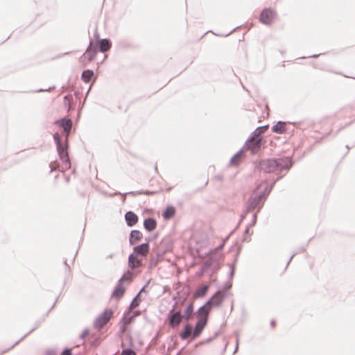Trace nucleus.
I'll return each instance as SVG.
<instances>
[{
  "mask_svg": "<svg viewBox=\"0 0 355 355\" xmlns=\"http://www.w3.org/2000/svg\"><path fill=\"white\" fill-rule=\"evenodd\" d=\"M53 141L56 145V150L61 160L62 165L58 160L51 162L49 164L50 172L53 171H65L71 168V160L69 155V144L68 139L66 137L64 139L58 132H55L53 135Z\"/></svg>",
  "mask_w": 355,
  "mask_h": 355,
  "instance_id": "obj_1",
  "label": "nucleus"
},
{
  "mask_svg": "<svg viewBox=\"0 0 355 355\" xmlns=\"http://www.w3.org/2000/svg\"><path fill=\"white\" fill-rule=\"evenodd\" d=\"M294 162L291 157L284 156L279 158H268L254 162L255 168L264 173L277 172L279 168H286L289 171Z\"/></svg>",
  "mask_w": 355,
  "mask_h": 355,
  "instance_id": "obj_2",
  "label": "nucleus"
},
{
  "mask_svg": "<svg viewBox=\"0 0 355 355\" xmlns=\"http://www.w3.org/2000/svg\"><path fill=\"white\" fill-rule=\"evenodd\" d=\"M268 190L267 188L266 189H261L260 185L257 184L245 203L246 212L259 213L269 196Z\"/></svg>",
  "mask_w": 355,
  "mask_h": 355,
  "instance_id": "obj_3",
  "label": "nucleus"
},
{
  "mask_svg": "<svg viewBox=\"0 0 355 355\" xmlns=\"http://www.w3.org/2000/svg\"><path fill=\"white\" fill-rule=\"evenodd\" d=\"M215 260L216 261H211L210 259H206L200 267L198 271H197L196 274V277L202 278L205 274H208L209 276L210 283L212 284L216 282L217 279L214 277V275L218 272L220 268L218 264V261H217V258Z\"/></svg>",
  "mask_w": 355,
  "mask_h": 355,
  "instance_id": "obj_4",
  "label": "nucleus"
},
{
  "mask_svg": "<svg viewBox=\"0 0 355 355\" xmlns=\"http://www.w3.org/2000/svg\"><path fill=\"white\" fill-rule=\"evenodd\" d=\"M266 143V140L263 137L253 139L248 143L247 139L243 148L245 150L250 151L252 155H257L265 148Z\"/></svg>",
  "mask_w": 355,
  "mask_h": 355,
  "instance_id": "obj_5",
  "label": "nucleus"
},
{
  "mask_svg": "<svg viewBox=\"0 0 355 355\" xmlns=\"http://www.w3.org/2000/svg\"><path fill=\"white\" fill-rule=\"evenodd\" d=\"M173 245V243L171 239L164 238L159 244H155L153 252L163 259L164 255L172 250Z\"/></svg>",
  "mask_w": 355,
  "mask_h": 355,
  "instance_id": "obj_6",
  "label": "nucleus"
},
{
  "mask_svg": "<svg viewBox=\"0 0 355 355\" xmlns=\"http://www.w3.org/2000/svg\"><path fill=\"white\" fill-rule=\"evenodd\" d=\"M113 314L114 311L112 309H105L94 320V328L99 329H101L103 326L106 325L109 322Z\"/></svg>",
  "mask_w": 355,
  "mask_h": 355,
  "instance_id": "obj_7",
  "label": "nucleus"
},
{
  "mask_svg": "<svg viewBox=\"0 0 355 355\" xmlns=\"http://www.w3.org/2000/svg\"><path fill=\"white\" fill-rule=\"evenodd\" d=\"M227 238H226L222 243L218 245L217 247L214 248L213 250H210L208 252L205 253V256L207 257V259H210L211 261H216L215 259L217 258V261H218V264L220 266V268H221L222 264L221 261L224 259V254L221 252V250L223 248L224 243L227 240Z\"/></svg>",
  "mask_w": 355,
  "mask_h": 355,
  "instance_id": "obj_8",
  "label": "nucleus"
},
{
  "mask_svg": "<svg viewBox=\"0 0 355 355\" xmlns=\"http://www.w3.org/2000/svg\"><path fill=\"white\" fill-rule=\"evenodd\" d=\"M207 322H208V316L207 315H205V317L204 318H201L196 321L193 332L189 334L190 341H193V340H196L201 335L203 330L207 325Z\"/></svg>",
  "mask_w": 355,
  "mask_h": 355,
  "instance_id": "obj_9",
  "label": "nucleus"
},
{
  "mask_svg": "<svg viewBox=\"0 0 355 355\" xmlns=\"http://www.w3.org/2000/svg\"><path fill=\"white\" fill-rule=\"evenodd\" d=\"M277 17V12L271 8H263L259 15V21L265 25L272 24L274 19Z\"/></svg>",
  "mask_w": 355,
  "mask_h": 355,
  "instance_id": "obj_10",
  "label": "nucleus"
},
{
  "mask_svg": "<svg viewBox=\"0 0 355 355\" xmlns=\"http://www.w3.org/2000/svg\"><path fill=\"white\" fill-rule=\"evenodd\" d=\"M183 318L182 314L180 311H174V307L171 309L167 315L170 324L173 328H178Z\"/></svg>",
  "mask_w": 355,
  "mask_h": 355,
  "instance_id": "obj_11",
  "label": "nucleus"
},
{
  "mask_svg": "<svg viewBox=\"0 0 355 355\" xmlns=\"http://www.w3.org/2000/svg\"><path fill=\"white\" fill-rule=\"evenodd\" d=\"M237 245L236 252L234 254V261L232 263H228V266L230 267V270L228 272V279H233L234 275L235 274L236 271V265L238 261V258L239 256V254L241 251L242 246L241 245H239L238 243H236L235 244Z\"/></svg>",
  "mask_w": 355,
  "mask_h": 355,
  "instance_id": "obj_12",
  "label": "nucleus"
},
{
  "mask_svg": "<svg viewBox=\"0 0 355 355\" xmlns=\"http://www.w3.org/2000/svg\"><path fill=\"white\" fill-rule=\"evenodd\" d=\"M98 51L99 50L98 49V44H94L92 45V40H90L89 44L88 45L85 52L80 57V59H82L83 57L87 54L88 61L92 62L96 58Z\"/></svg>",
  "mask_w": 355,
  "mask_h": 355,
  "instance_id": "obj_13",
  "label": "nucleus"
},
{
  "mask_svg": "<svg viewBox=\"0 0 355 355\" xmlns=\"http://www.w3.org/2000/svg\"><path fill=\"white\" fill-rule=\"evenodd\" d=\"M149 250L150 244H148L147 243H142L133 247V252L132 254L137 257H145L148 253Z\"/></svg>",
  "mask_w": 355,
  "mask_h": 355,
  "instance_id": "obj_14",
  "label": "nucleus"
},
{
  "mask_svg": "<svg viewBox=\"0 0 355 355\" xmlns=\"http://www.w3.org/2000/svg\"><path fill=\"white\" fill-rule=\"evenodd\" d=\"M288 124H290V122L279 121L272 126L271 131L279 135L284 134L288 131Z\"/></svg>",
  "mask_w": 355,
  "mask_h": 355,
  "instance_id": "obj_15",
  "label": "nucleus"
},
{
  "mask_svg": "<svg viewBox=\"0 0 355 355\" xmlns=\"http://www.w3.org/2000/svg\"><path fill=\"white\" fill-rule=\"evenodd\" d=\"M54 124L63 129L67 132L69 130L72 126V120L68 117H62L54 121Z\"/></svg>",
  "mask_w": 355,
  "mask_h": 355,
  "instance_id": "obj_16",
  "label": "nucleus"
},
{
  "mask_svg": "<svg viewBox=\"0 0 355 355\" xmlns=\"http://www.w3.org/2000/svg\"><path fill=\"white\" fill-rule=\"evenodd\" d=\"M278 181H276V178H265L263 179L259 183L257 184V185H260V188L261 189H266V188L268 190V195L271 193L272 190L273 189L275 185Z\"/></svg>",
  "mask_w": 355,
  "mask_h": 355,
  "instance_id": "obj_17",
  "label": "nucleus"
},
{
  "mask_svg": "<svg viewBox=\"0 0 355 355\" xmlns=\"http://www.w3.org/2000/svg\"><path fill=\"white\" fill-rule=\"evenodd\" d=\"M128 267L132 270L142 267L144 266L141 259L137 258L135 254H130L128 258Z\"/></svg>",
  "mask_w": 355,
  "mask_h": 355,
  "instance_id": "obj_18",
  "label": "nucleus"
},
{
  "mask_svg": "<svg viewBox=\"0 0 355 355\" xmlns=\"http://www.w3.org/2000/svg\"><path fill=\"white\" fill-rule=\"evenodd\" d=\"M211 302H213V296L209 298V300L201 306L198 308L196 314L200 317L202 315L208 314L213 309V306L211 305Z\"/></svg>",
  "mask_w": 355,
  "mask_h": 355,
  "instance_id": "obj_19",
  "label": "nucleus"
},
{
  "mask_svg": "<svg viewBox=\"0 0 355 355\" xmlns=\"http://www.w3.org/2000/svg\"><path fill=\"white\" fill-rule=\"evenodd\" d=\"M228 293L226 291H218L215 293L214 296H216V299H213V302H211V305L213 307H218L221 306L225 299L227 297Z\"/></svg>",
  "mask_w": 355,
  "mask_h": 355,
  "instance_id": "obj_20",
  "label": "nucleus"
},
{
  "mask_svg": "<svg viewBox=\"0 0 355 355\" xmlns=\"http://www.w3.org/2000/svg\"><path fill=\"white\" fill-rule=\"evenodd\" d=\"M125 220L128 227L135 226L139 220L138 216L132 211H128L125 214Z\"/></svg>",
  "mask_w": 355,
  "mask_h": 355,
  "instance_id": "obj_21",
  "label": "nucleus"
},
{
  "mask_svg": "<svg viewBox=\"0 0 355 355\" xmlns=\"http://www.w3.org/2000/svg\"><path fill=\"white\" fill-rule=\"evenodd\" d=\"M119 284H116L112 292L111 297L115 300H121L125 294V288L124 286L120 285Z\"/></svg>",
  "mask_w": 355,
  "mask_h": 355,
  "instance_id": "obj_22",
  "label": "nucleus"
},
{
  "mask_svg": "<svg viewBox=\"0 0 355 355\" xmlns=\"http://www.w3.org/2000/svg\"><path fill=\"white\" fill-rule=\"evenodd\" d=\"M143 225L148 232H151L157 228V223L155 218L148 216L144 218Z\"/></svg>",
  "mask_w": 355,
  "mask_h": 355,
  "instance_id": "obj_23",
  "label": "nucleus"
},
{
  "mask_svg": "<svg viewBox=\"0 0 355 355\" xmlns=\"http://www.w3.org/2000/svg\"><path fill=\"white\" fill-rule=\"evenodd\" d=\"M269 128V124H266L264 125H261L257 127L253 132L250 133L248 138V143L250 142L253 139L262 137L261 135L264 133Z\"/></svg>",
  "mask_w": 355,
  "mask_h": 355,
  "instance_id": "obj_24",
  "label": "nucleus"
},
{
  "mask_svg": "<svg viewBox=\"0 0 355 355\" xmlns=\"http://www.w3.org/2000/svg\"><path fill=\"white\" fill-rule=\"evenodd\" d=\"M176 214V209L173 205H168L162 211V217L165 220H169L174 218Z\"/></svg>",
  "mask_w": 355,
  "mask_h": 355,
  "instance_id": "obj_25",
  "label": "nucleus"
},
{
  "mask_svg": "<svg viewBox=\"0 0 355 355\" xmlns=\"http://www.w3.org/2000/svg\"><path fill=\"white\" fill-rule=\"evenodd\" d=\"M98 49L100 52H107L112 47V42L109 38H103L100 40L98 43Z\"/></svg>",
  "mask_w": 355,
  "mask_h": 355,
  "instance_id": "obj_26",
  "label": "nucleus"
},
{
  "mask_svg": "<svg viewBox=\"0 0 355 355\" xmlns=\"http://www.w3.org/2000/svg\"><path fill=\"white\" fill-rule=\"evenodd\" d=\"M143 238L142 233L138 230H132L129 234V243L134 245L140 241Z\"/></svg>",
  "mask_w": 355,
  "mask_h": 355,
  "instance_id": "obj_27",
  "label": "nucleus"
},
{
  "mask_svg": "<svg viewBox=\"0 0 355 355\" xmlns=\"http://www.w3.org/2000/svg\"><path fill=\"white\" fill-rule=\"evenodd\" d=\"M116 47L121 50H129L133 48V44L128 38H121L119 40L116 44Z\"/></svg>",
  "mask_w": 355,
  "mask_h": 355,
  "instance_id": "obj_28",
  "label": "nucleus"
},
{
  "mask_svg": "<svg viewBox=\"0 0 355 355\" xmlns=\"http://www.w3.org/2000/svg\"><path fill=\"white\" fill-rule=\"evenodd\" d=\"M44 322V318H40L39 320H37V321H35V324H34V327L29 331H28L26 334H24L19 340H18L17 341H16L12 345V347H15V345H17L19 342H21V340H23L26 336H28L30 334H31L32 332H33L35 330H36L40 325L42 322Z\"/></svg>",
  "mask_w": 355,
  "mask_h": 355,
  "instance_id": "obj_29",
  "label": "nucleus"
},
{
  "mask_svg": "<svg viewBox=\"0 0 355 355\" xmlns=\"http://www.w3.org/2000/svg\"><path fill=\"white\" fill-rule=\"evenodd\" d=\"M133 277V272L127 270L119 278L116 284H119L121 282L120 285L123 286L125 282L130 283L132 281Z\"/></svg>",
  "mask_w": 355,
  "mask_h": 355,
  "instance_id": "obj_30",
  "label": "nucleus"
},
{
  "mask_svg": "<svg viewBox=\"0 0 355 355\" xmlns=\"http://www.w3.org/2000/svg\"><path fill=\"white\" fill-rule=\"evenodd\" d=\"M193 329L191 324H185L184 325V329H183L182 331L180 334V337L181 340H185L188 338L190 339L189 334H191L193 332Z\"/></svg>",
  "mask_w": 355,
  "mask_h": 355,
  "instance_id": "obj_31",
  "label": "nucleus"
},
{
  "mask_svg": "<svg viewBox=\"0 0 355 355\" xmlns=\"http://www.w3.org/2000/svg\"><path fill=\"white\" fill-rule=\"evenodd\" d=\"M94 77V72L92 69H85L81 73V80L85 83H89Z\"/></svg>",
  "mask_w": 355,
  "mask_h": 355,
  "instance_id": "obj_32",
  "label": "nucleus"
},
{
  "mask_svg": "<svg viewBox=\"0 0 355 355\" xmlns=\"http://www.w3.org/2000/svg\"><path fill=\"white\" fill-rule=\"evenodd\" d=\"M245 148H241L237 153H236L230 160V165L236 166L239 163V159L243 156Z\"/></svg>",
  "mask_w": 355,
  "mask_h": 355,
  "instance_id": "obj_33",
  "label": "nucleus"
},
{
  "mask_svg": "<svg viewBox=\"0 0 355 355\" xmlns=\"http://www.w3.org/2000/svg\"><path fill=\"white\" fill-rule=\"evenodd\" d=\"M210 284H205L201 286L195 293V297L197 298H203L206 296L209 289Z\"/></svg>",
  "mask_w": 355,
  "mask_h": 355,
  "instance_id": "obj_34",
  "label": "nucleus"
},
{
  "mask_svg": "<svg viewBox=\"0 0 355 355\" xmlns=\"http://www.w3.org/2000/svg\"><path fill=\"white\" fill-rule=\"evenodd\" d=\"M162 259V258L158 257V255L156 254H155V255H151L149 259L148 269L151 270L156 267L158 263L160 262Z\"/></svg>",
  "mask_w": 355,
  "mask_h": 355,
  "instance_id": "obj_35",
  "label": "nucleus"
},
{
  "mask_svg": "<svg viewBox=\"0 0 355 355\" xmlns=\"http://www.w3.org/2000/svg\"><path fill=\"white\" fill-rule=\"evenodd\" d=\"M143 191H128L125 193H121L119 191H116L114 194H111V196H131L132 197H136L139 195H142Z\"/></svg>",
  "mask_w": 355,
  "mask_h": 355,
  "instance_id": "obj_36",
  "label": "nucleus"
},
{
  "mask_svg": "<svg viewBox=\"0 0 355 355\" xmlns=\"http://www.w3.org/2000/svg\"><path fill=\"white\" fill-rule=\"evenodd\" d=\"M70 95H66L64 96V105L67 108V111L73 110L76 107V103L69 99Z\"/></svg>",
  "mask_w": 355,
  "mask_h": 355,
  "instance_id": "obj_37",
  "label": "nucleus"
},
{
  "mask_svg": "<svg viewBox=\"0 0 355 355\" xmlns=\"http://www.w3.org/2000/svg\"><path fill=\"white\" fill-rule=\"evenodd\" d=\"M251 228L249 226H246L241 239L242 242H249L250 241V236L253 234V231L250 230Z\"/></svg>",
  "mask_w": 355,
  "mask_h": 355,
  "instance_id": "obj_38",
  "label": "nucleus"
},
{
  "mask_svg": "<svg viewBox=\"0 0 355 355\" xmlns=\"http://www.w3.org/2000/svg\"><path fill=\"white\" fill-rule=\"evenodd\" d=\"M194 304L193 302H190L184 309V313L182 314L183 318H185L187 320L191 313L193 311Z\"/></svg>",
  "mask_w": 355,
  "mask_h": 355,
  "instance_id": "obj_39",
  "label": "nucleus"
},
{
  "mask_svg": "<svg viewBox=\"0 0 355 355\" xmlns=\"http://www.w3.org/2000/svg\"><path fill=\"white\" fill-rule=\"evenodd\" d=\"M141 301V295L139 293H137V294L135 296V297L130 302L128 309L138 306L139 305Z\"/></svg>",
  "mask_w": 355,
  "mask_h": 355,
  "instance_id": "obj_40",
  "label": "nucleus"
},
{
  "mask_svg": "<svg viewBox=\"0 0 355 355\" xmlns=\"http://www.w3.org/2000/svg\"><path fill=\"white\" fill-rule=\"evenodd\" d=\"M135 314H132L130 312H128L127 311L124 312L123 316V322H125L126 324L129 322H132L135 320Z\"/></svg>",
  "mask_w": 355,
  "mask_h": 355,
  "instance_id": "obj_41",
  "label": "nucleus"
},
{
  "mask_svg": "<svg viewBox=\"0 0 355 355\" xmlns=\"http://www.w3.org/2000/svg\"><path fill=\"white\" fill-rule=\"evenodd\" d=\"M250 212H246V208H245V210L243 211V213L240 216V219L236 225V226L234 227V229H233L229 236H231L232 234H233L236 230L239 227V226L241 225V223L244 220V219L246 218V216L248 214H249Z\"/></svg>",
  "mask_w": 355,
  "mask_h": 355,
  "instance_id": "obj_42",
  "label": "nucleus"
},
{
  "mask_svg": "<svg viewBox=\"0 0 355 355\" xmlns=\"http://www.w3.org/2000/svg\"><path fill=\"white\" fill-rule=\"evenodd\" d=\"M101 337H92L89 338V345L91 348L97 347L101 343Z\"/></svg>",
  "mask_w": 355,
  "mask_h": 355,
  "instance_id": "obj_43",
  "label": "nucleus"
},
{
  "mask_svg": "<svg viewBox=\"0 0 355 355\" xmlns=\"http://www.w3.org/2000/svg\"><path fill=\"white\" fill-rule=\"evenodd\" d=\"M222 334V331H217L214 333L213 336L209 337L206 340L201 341L200 345L208 344L215 340L218 336H219Z\"/></svg>",
  "mask_w": 355,
  "mask_h": 355,
  "instance_id": "obj_44",
  "label": "nucleus"
},
{
  "mask_svg": "<svg viewBox=\"0 0 355 355\" xmlns=\"http://www.w3.org/2000/svg\"><path fill=\"white\" fill-rule=\"evenodd\" d=\"M121 355H136L135 351L130 347H124L122 349Z\"/></svg>",
  "mask_w": 355,
  "mask_h": 355,
  "instance_id": "obj_45",
  "label": "nucleus"
},
{
  "mask_svg": "<svg viewBox=\"0 0 355 355\" xmlns=\"http://www.w3.org/2000/svg\"><path fill=\"white\" fill-rule=\"evenodd\" d=\"M259 212H254L251 222L247 225L250 227H253L256 225L258 218Z\"/></svg>",
  "mask_w": 355,
  "mask_h": 355,
  "instance_id": "obj_46",
  "label": "nucleus"
},
{
  "mask_svg": "<svg viewBox=\"0 0 355 355\" xmlns=\"http://www.w3.org/2000/svg\"><path fill=\"white\" fill-rule=\"evenodd\" d=\"M232 286V279H228V280L224 284L223 286V290L221 291L227 292Z\"/></svg>",
  "mask_w": 355,
  "mask_h": 355,
  "instance_id": "obj_47",
  "label": "nucleus"
},
{
  "mask_svg": "<svg viewBox=\"0 0 355 355\" xmlns=\"http://www.w3.org/2000/svg\"><path fill=\"white\" fill-rule=\"evenodd\" d=\"M158 236H159V233L156 232V233H155L154 234H153L151 236L146 237V239H145L146 242L145 243H147L148 244H149L150 242H152L154 240L157 239L158 238Z\"/></svg>",
  "mask_w": 355,
  "mask_h": 355,
  "instance_id": "obj_48",
  "label": "nucleus"
},
{
  "mask_svg": "<svg viewBox=\"0 0 355 355\" xmlns=\"http://www.w3.org/2000/svg\"><path fill=\"white\" fill-rule=\"evenodd\" d=\"M125 339L128 342V344L130 345V347H132L134 343H133V339L132 338V336L130 333H128L126 335H125Z\"/></svg>",
  "mask_w": 355,
  "mask_h": 355,
  "instance_id": "obj_49",
  "label": "nucleus"
},
{
  "mask_svg": "<svg viewBox=\"0 0 355 355\" xmlns=\"http://www.w3.org/2000/svg\"><path fill=\"white\" fill-rule=\"evenodd\" d=\"M61 355H73L71 349L69 347H65L61 352Z\"/></svg>",
  "mask_w": 355,
  "mask_h": 355,
  "instance_id": "obj_50",
  "label": "nucleus"
},
{
  "mask_svg": "<svg viewBox=\"0 0 355 355\" xmlns=\"http://www.w3.org/2000/svg\"><path fill=\"white\" fill-rule=\"evenodd\" d=\"M277 171V175H283L284 178L289 171H287L286 168H279Z\"/></svg>",
  "mask_w": 355,
  "mask_h": 355,
  "instance_id": "obj_51",
  "label": "nucleus"
},
{
  "mask_svg": "<svg viewBox=\"0 0 355 355\" xmlns=\"http://www.w3.org/2000/svg\"><path fill=\"white\" fill-rule=\"evenodd\" d=\"M90 334V331L88 329H85L83 330V331L80 335V338L83 339L85 337L89 336Z\"/></svg>",
  "mask_w": 355,
  "mask_h": 355,
  "instance_id": "obj_52",
  "label": "nucleus"
},
{
  "mask_svg": "<svg viewBox=\"0 0 355 355\" xmlns=\"http://www.w3.org/2000/svg\"><path fill=\"white\" fill-rule=\"evenodd\" d=\"M55 88V86H51V87H49L48 89H37L36 91H35V92H46V91H51L52 89H54Z\"/></svg>",
  "mask_w": 355,
  "mask_h": 355,
  "instance_id": "obj_53",
  "label": "nucleus"
},
{
  "mask_svg": "<svg viewBox=\"0 0 355 355\" xmlns=\"http://www.w3.org/2000/svg\"><path fill=\"white\" fill-rule=\"evenodd\" d=\"M235 334H236V347L234 349V354H235L239 349V338L238 333L235 332Z\"/></svg>",
  "mask_w": 355,
  "mask_h": 355,
  "instance_id": "obj_54",
  "label": "nucleus"
},
{
  "mask_svg": "<svg viewBox=\"0 0 355 355\" xmlns=\"http://www.w3.org/2000/svg\"><path fill=\"white\" fill-rule=\"evenodd\" d=\"M157 193V191H143L142 195H146V196H153Z\"/></svg>",
  "mask_w": 355,
  "mask_h": 355,
  "instance_id": "obj_55",
  "label": "nucleus"
},
{
  "mask_svg": "<svg viewBox=\"0 0 355 355\" xmlns=\"http://www.w3.org/2000/svg\"><path fill=\"white\" fill-rule=\"evenodd\" d=\"M55 1V0H41V3L46 6L51 5Z\"/></svg>",
  "mask_w": 355,
  "mask_h": 355,
  "instance_id": "obj_56",
  "label": "nucleus"
},
{
  "mask_svg": "<svg viewBox=\"0 0 355 355\" xmlns=\"http://www.w3.org/2000/svg\"><path fill=\"white\" fill-rule=\"evenodd\" d=\"M94 40H95V41H96L95 44H97V43H98V42L100 40H101V39L100 38V35H99V34H98V31H95V33H94Z\"/></svg>",
  "mask_w": 355,
  "mask_h": 355,
  "instance_id": "obj_57",
  "label": "nucleus"
},
{
  "mask_svg": "<svg viewBox=\"0 0 355 355\" xmlns=\"http://www.w3.org/2000/svg\"><path fill=\"white\" fill-rule=\"evenodd\" d=\"M329 133L324 134L320 137H313L312 136V138H313L315 140V142H319L320 139H322L324 137H327Z\"/></svg>",
  "mask_w": 355,
  "mask_h": 355,
  "instance_id": "obj_58",
  "label": "nucleus"
},
{
  "mask_svg": "<svg viewBox=\"0 0 355 355\" xmlns=\"http://www.w3.org/2000/svg\"><path fill=\"white\" fill-rule=\"evenodd\" d=\"M126 323L123 322V323L121 324L120 327H119V331L121 333H123L125 331V326H126Z\"/></svg>",
  "mask_w": 355,
  "mask_h": 355,
  "instance_id": "obj_59",
  "label": "nucleus"
},
{
  "mask_svg": "<svg viewBox=\"0 0 355 355\" xmlns=\"http://www.w3.org/2000/svg\"><path fill=\"white\" fill-rule=\"evenodd\" d=\"M189 294L190 290L187 289V291L184 293L183 301H184L189 297Z\"/></svg>",
  "mask_w": 355,
  "mask_h": 355,
  "instance_id": "obj_60",
  "label": "nucleus"
},
{
  "mask_svg": "<svg viewBox=\"0 0 355 355\" xmlns=\"http://www.w3.org/2000/svg\"><path fill=\"white\" fill-rule=\"evenodd\" d=\"M189 294L190 290L187 289V291L184 293L183 301H184L189 297Z\"/></svg>",
  "mask_w": 355,
  "mask_h": 355,
  "instance_id": "obj_61",
  "label": "nucleus"
},
{
  "mask_svg": "<svg viewBox=\"0 0 355 355\" xmlns=\"http://www.w3.org/2000/svg\"><path fill=\"white\" fill-rule=\"evenodd\" d=\"M295 253L293 254L291 257L289 258V259L287 261V263H286V268L288 266V265L290 264L291 261H292V259H293V257L295 256Z\"/></svg>",
  "mask_w": 355,
  "mask_h": 355,
  "instance_id": "obj_62",
  "label": "nucleus"
},
{
  "mask_svg": "<svg viewBox=\"0 0 355 355\" xmlns=\"http://www.w3.org/2000/svg\"><path fill=\"white\" fill-rule=\"evenodd\" d=\"M58 298H56L55 301L54 302V303L52 304L51 307L49 309V312H51L53 309L55 307L56 303L58 302Z\"/></svg>",
  "mask_w": 355,
  "mask_h": 355,
  "instance_id": "obj_63",
  "label": "nucleus"
},
{
  "mask_svg": "<svg viewBox=\"0 0 355 355\" xmlns=\"http://www.w3.org/2000/svg\"><path fill=\"white\" fill-rule=\"evenodd\" d=\"M148 282H147L141 288V290L139 291V293L141 295V293L142 292H146V287L147 286Z\"/></svg>",
  "mask_w": 355,
  "mask_h": 355,
  "instance_id": "obj_64",
  "label": "nucleus"
}]
</instances>
